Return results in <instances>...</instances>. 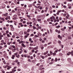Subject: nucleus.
Listing matches in <instances>:
<instances>
[{"label":"nucleus","mask_w":73,"mask_h":73,"mask_svg":"<svg viewBox=\"0 0 73 73\" xmlns=\"http://www.w3.org/2000/svg\"><path fill=\"white\" fill-rule=\"evenodd\" d=\"M24 52L25 53H27V51L26 50H24Z\"/></svg>","instance_id":"0e129e2a"},{"label":"nucleus","mask_w":73,"mask_h":73,"mask_svg":"<svg viewBox=\"0 0 73 73\" xmlns=\"http://www.w3.org/2000/svg\"><path fill=\"white\" fill-rule=\"evenodd\" d=\"M40 9L41 10V9H42V7H40Z\"/></svg>","instance_id":"8fccbe9b"},{"label":"nucleus","mask_w":73,"mask_h":73,"mask_svg":"<svg viewBox=\"0 0 73 73\" xmlns=\"http://www.w3.org/2000/svg\"><path fill=\"white\" fill-rule=\"evenodd\" d=\"M61 30L62 31H65V29L64 28L62 29Z\"/></svg>","instance_id":"3c124183"},{"label":"nucleus","mask_w":73,"mask_h":73,"mask_svg":"<svg viewBox=\"0 0 73 73\" xmlns=\"http://www.w3.org/2000/svg\"><path fill=\"white\" fill-rule=\"evenodd\" d=\"M41 49H44V47L43 46H42L41 47Z\"/></svg>","instance_id":"4d7b16f0"},{"label":"nucleus","mask_w":73,"mask_h":73,"mask_svg":"<svg viewBox=\"0 0 73 73\" xmlns=\"http://www.w3.org/2000/svg\"><path fill=\"white\" fill-rule=\"evenodd\" d=\"M50 33H52V32H53V31H52V29H50Z\"/></svg>","instance_id":"473e14b6"},{"label":"nucleus","mask_w":73,"mask_h":73,"mask_svg":"<svg viewBox=\"0 0 73 73\" xmlns=\"http://www.w3.org/2000/svg\"><path fill=\"white\" fill-rule=\"evenodd\" d=\"M27 16L28 17V18H30V17H31V16L29 15H27Z\"/></svg>","instance_id":"ea45409f"},{"label":"nucleus","mask_w":73,"mask_h":73,"mask_svg":"<svg viewBox=\"0 0 73 73\" xmlns=\"http://www.w3.org/2000/svg\"><path fill=\"white\" fill-rule=\"evenodd\" d=\"M7 66H8V65L4 66H3V67L4 68H7Z\"/></svg>","instance_id":"1a4fd4ad"},{"label":"nucleus","mask_w":73,"mask_h":73,"mask_svg":"<svg viewBox=\"0 0 73 73\" xmlns=\"http://www.w3.org/2000/svg\"><path fill=\"white\" fill-rule=\"evenodd\" d=\"M10 27H11V28H13V25H10Z\"/></svg>","instance_id":"864d4df0"},{"label":"nucleus","mask_w":73,"mask_h":73,"mask_svg":"<svg viewBox=\"0 0 73 73\" xmlns=\"http://www.w3.org/2000/svg\"><path fill=\"white\" fill-rule=\"evenodd\" d=\"M59 56H62V54L60 53L59 55Z\"/></svg>","instance_id":"a878e982"},{"label":"nucleus","mask_w":73,"mask_h":73,"mask_svg":"<svg viewBox=\"0 0 73 73\" xmlns=\"http://www.w3.org/2000/svg\"><path fill=\"white\" fill-rule=\"evenodd\" d=\"M59 19L60 20H62V18L60 17L59 18Z\"/></svg>","instance_id":"c03bdc74"},{"label":"nucleus","mask_w":73,"mask_h":73,"mask_svg":"<svg viewBox=\"0 0 73 73\" xmlns=\"http://www.w3.org/2000/svg\"><path fill=\"white\" fill-rule=\"evenodd\" d=\"M9 54H12V52H11V51H10L9 52Z\"/></svg>","instance_id":"c9c22d12"},{"label":"nucleus","mask_w":73,"mask_h":73,"mask_svg":"<svg viewBox=\"0 0 73 73\" xmlns=\"http://www.w3.org/2000/svg\"><path fill=\"white\" fill-rule=\"evenodd\" d=\"M22 42H24L22 41H20L19 42V44H21V43H22Z\"/></svg>","instance_id":"f3484780"},{"label":"nucleus","mask_w":73,"mask_h":73,"mask_svg":"<svg viewBox=\"0 0 73 73\" xmlns=\"http://www.w3.org/2000/svg\"><path fill=\"white\" fill-rule=\"evenodd\" d=\"M1 20H2L3 21H5V19L4 18H3L1 19Z\"/></svg>","instance_id":"6ab92c4d"},{"label":"nucleus","mask_w":73,"mask_h":73,"mask_svg":"<svg viewBox=\"0 0 73 73\" xmlns=\"http://www.w3.org/2000/svg\"><path fill=\"white\" fill-rule=\"evenodd\" d=\"M11 30L14 31V28H13V27H12V28H11Z\"/></svg>","instance_id":"052dcab7"},{"label":"nucleus","mask_w":73,"mask_h":73,"mask_svg":"<svg viewBox=\"0 0 73 73\" xmlns=\"http://www.w3.org/2000/svg\"><path fill=\"white\" fill-rule=\"evenodd\" d=\"M11 47H12V48H14V49L16 48L15 46L14 45L11 46Z\"/></svg>","instance_id":"ddd939ff"},{"label":"nucleus","mask_w":73,"mask_h":73,"mask_svg":"<svg viewBox=\"0 0 73 73\" xmlns=\"http://www.w3.org/2000/svg\"><path fill=\"white\" fill-rule=\"evenodd\" d=\"M22 46L23 47H24V48H25V47H26V46L24 45V44L23 43L22 44Z\"/></svg>","instance_id":"39448f33"},{"label":"nucleus","mask_w":73,"mask_h":73,"mask_svg":"<svg viewBox=\"0 0 73 73\" xmlns=\"http://www.w3.org/2000/svg\"><path fill=\"white\" fill-rule=\"evenodd\" d=\"M54 61L55 62H57V58H55V59Z\"/></svg>","instance_id":"4be33fe9"},{"label":"nucleus","mask_w":73,"mask_h":73,"mask_svg":"<svg viewBox=\"0 0 73 73\" xmlns=\"http://www.w3.org/2000/svg\"><path fill=\"white\" fill-rule=\"evenodd\" d=\"M1 71L3 73H5V71L4 70H1Z\"/></svg>","instance_id":"dca6fc26"},{"label":"nucleus","mask_w":73,"mask_h":73,"mask_svg":"<svg viewBox=\"0 0 73 73\" xmlns=\"http://www.w3.org/2000/svg\"><path fill=\"white\" fill-rule=\"evenodd\" d=\"M68 39H71L72 38H71V37L70 36H68Z\"/></svg>","instance_id":"2f4dec72"},{"label":"nucleus","mask_w":73,"mask_h":73,"mask_svg":"<svg viewBox=\"0 0 73 73\" xmlns=\"http://www.w3.org/2000/svg\"><path fill=\"white\" fill-rule=\"evenodd\" d=\"M16 70H13L12 72L13 73H14V72H16Z\"/></svg>","instance_id":"2eb2a0df"},{"label":"nucleus","mask_w":73,"mask_h":73,"mask_svg":"<svg viewBox=\"0 0 73 73\" xmlns=\"http://www.w3.org/2000/svg\"><path fill=\"white\" fill-rule=\"evenodd\" d=\"M63 7L64 8H66V6H65V5H64L63 6Z\"/></svg>","instance_id":"09e8293b"},{"label":"nucleus","mask_w":73,"mask_h":73,"mask_svg":"<svg viewBox=\"0 0 73 73\" xmlns=\"http://www.w3.org/2000/svg\"><path fill=\"white\" fill-rule=\"evenodd\" d=\"M60 27V25H58L57 26H56V28L58 29V28Z\"/></svg>","instance_id":"f8f14e48"},{"label":"nucleus","mask_w":73,"mask_h":73,"mask_svg":"<svg viewBox=\"0 0 73 73\" xmlns=\"http://www.w3.org/2000/svg\"><path fill=\"white\" fill-rule=\"evenodd\" d=\"M32 52L33 53H34V52H35V50H33L32 51Z\"/></svg>","instance_id":"e2e57ef3"},{"label":"nucleus","mask_w":73,"mask_h":73,"mask_svg":"<svg viewBox=\"0 0 73 73\" xmlns=\"http://www.w3.org/2000/svg\"><path fill=\"white\" fill-rule=\"evenodd\" d=\"M58 38H60V39H62V37L60 35H58Z\"/></svg>","instance_id":"20e7f679"},{"label":"nucleus","mask_w":73,"mask_h":73,"mask_svg":"<svg viewBox=\"0 0 73 73\" xmlns=\"http://www.w3.org/2000/svg\"><path fill=\"white\" fill-rule=\"evenodd\" d=\"M33 28L34 29H36V27L33 26Z\"/></svg>","instance_id":"7c9ffc66"},{"label":"nucleus","mask_w":73,"mask_h":73,"mask_svg":"<svg viewBox=\"0 0 73 73\" xmlns=\"http://www.w3.org/2000/svg\"><path fill=\"white\" fill-rule=\"evenodd\" d=\"M44 40L45 41H46V38H44Z\"/></svg>","instance_id":"13d9d810"},{"label":"nucleus","mask_w":73,"mask_h":73,"mask_svg":"<svg viewBox=\"0 0 73 73\" xmlns=\"http://www.w3.org/2000/svg\"><path fill=\"white\" fill-rule=\"evenodd\" d=\"M15 55H13L11 57V58H12V59H15Z\"/></svg>","instance_id":"7ed1b4c3"},{"label":"nucleus","mask_w":73,"mask_h":73,"mask_svg":"<svg viewBox=\"0 0 73 73\" xmlns=\"http://www.w3.org/2000/svg\"><path fill=\"white\" fill-rule=\"evenodd\" d=\"M52 19H53V20H55V17L54 16H52Z\"/></svg>","instance_id":"393cba45"},{"label":"nucleus","mask_w":73,"mask_h":73,"mask_svg":"<svg viewBox=\"0 0 73 73\" xmlns=\"http://www.w3.org/2000/svg\"><path fill=\"white\" fill-rule=\"evenodd\" d=\"M7 36L8 37H10V35L9 34H7Z\"/></svg>","instance_id":"c756f323"},{"label":"nucleus","mask_w":73,"mask_h":73,"mask_svg":"<svg viewBox=\"0 0 73 73\" xmlns=\"http://www.w3.org/2000/svg\"><path fill=\"white\" fill-rule=\"evenodd\" d=\"M38 35H39V36H41V35H42V34H41V33H38Z\"/></svg>","instance_id":"5701e85b"},{"label":"nucleus","mask_w":73,"mask_h":73,"mask_svg":"<svg viewBox=\"0 0 73 73\" xmlns=\"http://www.w3.org/2000/svg\"><path fill=\"white\" fill-rule=\"evenodd\" d=\"M24 57H27V56L25 54L24 55Z\"/></svg>","instance_id":"de8ad7c7"},{"label":"nucleus","mask_w":73,"mask_h":73,"mask_svg":"<svg viewBox=\"0 0 73 73\" xmlns=\"http://www.w3.org/2000/svg\"><path fill=\"white\" fill-rule=\"evenodd\" d=\"M35 37H38V36L37 35H35Z\"/></svg>","instance_id":"680f3d73"},{"label":"nucleus","mask_w":73,"mask_h":73,"mask_svg":"<svg viewBox=\"0 0 73 73\" xmlns=\"http://www.w3.org/2000/svg\"><path fill=\"white\" fill-rule=\"evenodd\" d=\"M41 19H38V21H41Z\"/></svg>","instance_id":"37998d69"},{"label":"nucleus","mask_w":73,"mask_h":73,"mask_svg":"<svg viewBox=\"0 0 73 73\" xmlns=\"http://www.w3.org/2000/svg\"><path fill=\"white\" fill-rule=\"evenodd\" d=\"M11 43V42H8L7 43V44H8V45H10V44Z\"/></svg>","instance_id":"49530a36"},{"label":"nucleus","mask_w":73,"mask_h":73,"mask_svg":"<svg viewBox=\"0 0 73 73\" xmlns=\"http://www.w3.org/2000/svg\"><path fill=\"white\" fill-rule=\"evenodd\" d=\"M41 57V58H42V59H44V56H40Z\"/></svg>","instance_id":"a211bd4d"},{"label":"nucleus","mask_w":73,"mask_h":73,"mask_svg":"<svg viewBox=\"0 0 73 73\" xmlns=\"http://www.w3.org/2000/svg\"><path fill=\"white\" fill-rule=\"evenodd\" d=\"M15 62H16V63H17V62H18V60H15Z\"/></svg>","instance_id":"774afa93"},{"label":"nucleus","mask_w":73,"mask_h":73,"mask_svg":"<svg viewBox=\"0 0 73 73\" xmlns=\"http://www.w3.org/2000/svg\"><path fill=\"white\" fill-rule=\"evenodd\" d=\"M38 49V47L37 46L36 47H35V48H34V49H35V50H36V49Z\"/></svg>","instance_id":"aec40b11"},{"label":"nucleus","mask_w":73,"mask_h":73,"mask_svg":"<svg viewBox=\"0 0 73 73\" xmlns=\"http://www.w3.org/2000/svg\"><path fill=\"white\" fill-rule=\"evenodd\" d=\"M3 36H5V35H6V33H3Z\"/></svg>","instance_id":"5fc2aeb1"},{"label":"nucleus","mask_w":73,"mask_h":73,"mask_svg":"<svg viewBox=\"0 0 73 73\" xmlns=\"http://www.w3.org/2000/svg\"><path fill=\"white\" fill-rule=\"evenodd\" d=\"M33 36H34V35H33V34H32L31 35V36L32 37Z\"/></svg>","instance_id":"a19ab883"},{"label":"nucleus","mask_w":73,"mask_h":73,"mask_svg":"<svg viewBox=\"0 0 73 73\" xmlns=\"http://www.w3.org/2000/svg\"><path fill=\"white\" fill-rule=\"evenodd\" d=\"M7 70H9V69H10L12 68V67H11V66H9L7 65Z\"/></svg>","instance_id":"f257e3e1"},{"label":"nucleus","mask_w":73,"mask_h":73,"mask_svg":"<svg viewBox=\"0 0 73 73\" xmlns=\"http://www.w3.org/2000/svg\"><path fill=\"white\" fill-rule=\"evenodd\" d=\"M44 60H42L41 62V63L42 64H44Z\"/></svg>","instance_id":"9b49d317"},{"label":"nucleus","mask_w":73,"mask_h":73,"mask_svg":"<svg viewBox=\"0 0 73 73\" xmlns=\"http://www.w3.org/2000/svg\"><path fill=\"white\" fill-rule=\"evenodd\" d=\"M30 58L31 60H32V59H33V56H31Z\"/></svg>","instance_id":"f704fd0d"},{"label":"nucleus","mask_w":73,"mask_h":73,"mask_svg":"<svg viewBox=\"0 0 73 73\" xmlns=\"http://www.w3.org/2000/svg\"><path fill=\"white\" fill-rule=\"evenodd\" d=\"M47 31L48 33L49 34H50L49 31V30H48V29H47Z\"/></svg>","instance_id":"cd10ccee"},{"label":"nucleus","mask_w":73,"mask_h":73,"mask_svg":"<svg viewBox=\"0 0 73 73\" xmlns=\"http://www.w3.org/2000/svg\"><path fill=\"white\" fill-rule=\"evenodd\" d=\"M58 43H59L60 44H61V41L60 40H59L58 41Z\"/></svg>","instance_id":"b1692460"},{"label":"nucleus","mask_w":73,"mask_h":73,"mask_svg":"<svg viewBox=\"0 0 73 73\" xmlns=\"http://www.w3.org/2000/svg\"><path fill=\"white\" fill-rule=\"evenodd\" d=\"M47 21L48 22H49V21H50V19H48L47 20Z\"/></svg>","instance_id":"bb28decb"},{"label":"nucleus","mask_w":73,"mask_h":73,"mask_svg":"<svg viewBox=\"0 0 73 73\" xmlns=\"http://www.w3.org/2000/svg\"><path fill=\"white\" fill-rule=\"evenodd\" d=\"M68 60L69 62L70 61H71V59L70 58H69L68 59Z\"/></svg>","instance_id":"9d476101"},{"label":"nucleus","mask_w":73,"mask_h":73,"mask_svg":"<svg viewBox=\"0 0 73 73\" xmlns=\"http://www.w3.org/2000/svg\"><path fill=\"white\" fill-rule=\"evenodd\" d=\"M63 37H66L67 36H68V34L67 33H66L64 35H62Z\"/></svg>","instance_id":"f03ea898"},{"label":"nucleus","mask_w":73,"mask_h":73,"mask_svg":"<svg viewBox=\"0 0 73 73\" xmlns=\"http://www.w3.org/2000/svg\"><path fill=\"white\" fill-rule=\"evenodd\" d=\"M50 53L51 55H52V54H53V52H52V51H50Z\"/></svg>","instance_id":"412c9836"},{"label":"nucleus","mask_w":73,"mask_h":73,"mask_svg":"<svg viewBox=\"0 0 73 73\" xmlns=\"http://www.w3.org/2000/svg\"><path fill=\"white\" fill-rule=\"evenodd\" d=\"M3 62L4 63V64H6V62H5V60L3 61Z\"/></svg>","instance_id":"a18cd8bd"},{"label":"nucleus","mask_w":73,"mask_h":73,"mask_svg":"<svg viewBox=\"0 0 73 73\" xmlns=\"http://www.w3.org/2000/svg\"><path fill=\"white\" fill-rule=\"evenodd\" d=\"M35 45H36L35 44V45H33V44H30V46H35Z\"/></svg>","instance_id":"4468645a"},{"label":"nucleus","mask_w":73,"mask_h":73,"mask_svg":"<svg viewBox=\"0 0 73 73\" xmlns=\"http://www.w3.org/2000/svg\"><path fill=\"white\" fill-rule=\"evenodd\" d=\"M6 33H9V31H6Z\"/></svg>","instance_id":"603ef678"},{"label":"nucleus","mask_w":73,"mask_h":73,"mask_svg":"<svg viewBox=\"0 0 73 73\" xmlns=\"http://www.w3.org/2000/svg\"><path fill=\"white\" fill-rule=\"evenodd\" d=\"M1 42H3H3H4V40H2L1 41Z\"/></svg>","instance_id":"79ce46f5"},{"label":"nucleus","mask_w":73,"mask_h":73,"mask_svg":"<svg viewBox=\"0 0 73 73\" xmlns=\"http://www.w3.org/2000/svg\"><path fill=\"white\" fill-rule=\"evenodd\" d=\"M59 11H58V12H57V13H56V15H59Z\"/></svg>","instance_id":"e433bc0d"},{"label":"nucleus","mask_w":73,"mask_h":73,"mask_svg":"<svg viewBox=\"0 0 73 73\" xmlns=\"http://www.w3.org/2000/svg\"><path fill=\"white\" fill-rule=\"evenodd\" d=\"M29 50H31L32 49V48H31V47H29Z\"/></svg>","instance_id":"58836bf2"},{"label":"nucleus","mask_w":73,"mask_h":73,"mask_svg":"<svg viewBox=\"0 0 73 73\" xmlns=\"http://www.w3.org/2000/svg\"><path fill=\"white\" fill-rule=\"evenodd\" d=\"M12 51L13 52H15V51H16V48H15L14 49H13V48H12Z\"/></svg>","instance_id":"6e6552de"},{"label":"nucleus","mask_w":73,"mask_h":73,"mask_svg":"<svg viewBox=\"0 0 73 73\" xmlns=\"http://www.w3.org/2000/svg\"><path fill=\"white\" fill-rule=\"evenodd\" d=\"M56 42H57V40H54L53 41V43L54 44H56Z\"/></svg>","instance_id":"423d86ee"},{"label":"nucleus","mask_w":73,"mask_h":73,"mask_svg":"<svg viewBox=\"0 0 73 73\" xmlns=\"http://www.w3.org/2000/svg\"><path fill=\"white\" fill-rule=\"evenodd\" d=\"M52 8H55V6L54 5H52Z\"/></svg>","instance_id":"4c0bfd02"},{"label":"nucleus","mask_w":73,"mask_h":73,"mask_svg":"<svg viewBox=\"0 0 73 73\" xmlns=\"http://www.w3.org/2000/svg\"><path fill=\"white\" fill-rule=\"evenodd\" d=\"M52 44V42H50L49 43H48V45H50V44Z\"/></svg>","instance_id":"c85d7f7f"},{"label":"nucleus","mask_w":73,"mask_h":73,"mask_svg":"<svg viewBox=\"0 0 73 73\" xmlns=\"http://www.w3.org/2000/svg\"><path fill=\"white\" fill-rule=\"evenodd\" d=\"M52 54H53V55H56V53H52Z\"/></svg>","instance_id":"bf43d9fd"},{"label":"nucleus","mask_w":73,"mask_h":73,"mask_svg":"<svg viewBox=\"0 0 73 73\" xmlns=\"http://www.w3.org/2000/svg\"><path fill=\"white\" fill-rule=\"evenodd\" d=\"M37 18H38V19H39V18H40V16L39 15H38L37 17Z\"/></svg>","instance_id":"72a5a7b5"},{"label":"nucleus","mask_w":73,"mask_h":73,"mask_svg":"<svg viewBox=\"0 0 73 73\" xmlns=\"http://www.w3.org/2000/svg\"><path fill=\"white\" fill-rule=\"evenodd\" d=\"M3 29L4 30H6V28L5 27H3Z\"/></svg>","instance_id":"69168bd1"},{"label":"nucleus","mask_w":73,"mask_h":73,"mask_svg":"<svg viewBox=\"0 0 73 73\" xmlns=\"http://www.w3.org/2000/svg\"><path fill=\"white\" fill-rule=\"evenodd\" d=\"M42 43H44V42H45V41H44V40H42Z\"/></svg>","instance_id":"6e6d98bb"},{"label":"nucleus","mask_w":73,"mask_h":73,"mask_svg":"<svg viewBox=\"0 0 73 73\" xmlns=\"http://www.w3.org/2000/svg\"><path fill=\"white\" fill-rule=\"evenodd\" d=\"M27 32H30V29H28L27 30Z\"/></svg>","instance_id":"338daca9"},{"label":"nucleus","mask_w":73,"mask_h":73,"mask_svg":"<svg viewBox=\"0 0 73 73\" xmlns=\"http://www.w3.org/2000/svg\"><path fill=\"white\" fill-rule=\"evenodd\" d=\"M70 54H71V52H69L68 53H67L66 54L67 56H69V55H70Z\"/></svg>","instance_id":"0eeeda50"}]
</instances>
